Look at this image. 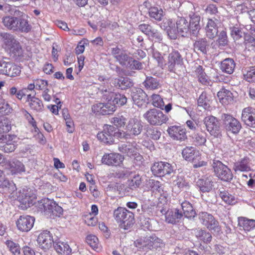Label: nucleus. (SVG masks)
Segmentation results:
<instances>
[{"label": "nucleus", "instance_id": "1", "mask_svg": "<svg viewBox=\"0 0 255 255\" xmlns=\"http://www.w3.org/2000/svg\"><path fill=\"white\" fill-rule=\"evenodd\" d=\"M113 217L119 227L128 230L135 222L134 214L125 207H119L114 211Z\"/></svg>", "mask_w": 255, "mask_h": 255}, {"label": "nucleus", "instance_id": "2", "mask_svg": "<svg viewBox=\"0 0 255 255\" xmlns=\"http://www.w3.org/2000/svg\"><path fill=\"white\" fill-rule=\"evenodd\" d=\"M143 118L151 125L161 126L168 120L167 116L162 111L152 108L147 111L143 115Z\"/></svg>", "mask_w": 255, "mask_h": 255}, {"label": "nucleus", "instance_id": "3", "mask_svg": "<svg viewBox=\"0 0 255 255\" xmlns=\"http://www.w3.org/2000/svg\"><path fill=\"white\" fill-rule=\"evenodd\" d=\"M39 208L51 218L60 217L62 214L63 209L55 201L48 198L42 199Z\"/></svg>", "mask_w": 255, "mask_h": 255}, {"label": "nucleus", "instance_id": "4", "mask_svg": "<svg viewBox=\"0 0 255 255\" xmlns=\"http://www.w3.org/2000/svg\"><path fill=\"white\" fill-rule=\"evenodd\" d=\"M212 167L215 175L222 181L229 182L233 177L231 170L221 161L213 160Z\"/></svg>", "mask_w": 255, "mask_h": 255}, {"label": "nucleus", "instance_id": "5", "mask_svg": "<svg viewBox=\"0 0 255 255\" xmlns=\"http://www.w3.org/2000/svg\"><path fill=\"white\" fill-rule=\"evenodd\" d=\"M121 132H116V128L111 125H106L103 131L99 132L97 138L102 142L107 144H112L114 143V137L118 136Z\"/></svg>", "mask_w": 255, "mask_h": 255}, {"label": "nucleus", "instance_id": "6", "mask_svg": "<svg viewBox=\"0 0 255 255\" xmlns=\"http://www.w3.org/2000/svg\"><path fill=\"white\" fill-rule=\"evenodd\" d=\"M35 198V194L30 188L25 186L18 191L17 199L20 203L19 207L21 208H26L32 203L33 200Z\"/></svg>", "mask_w": 255, "mask_h": 255}, {"label": "nucleus", "instance_id": "7", "mask_svg": "<svg viewBox=\"0 0 255 255\" xmlns=\"http://www.w3.org/2000/svg\"><path fill=\"white\" fill-rule=\"evenodd\" d=\"M150 169L155 176L159 177L169 175L173 171L171 164L163 161L155 162L151 166Z\"/></svg>", "mask_w": 255, "mask_h": 255}, {"label": "nucleus", "instance_id": "8", "mask_svg": "<svg viewBox=\"0 0 255 255\" xmlns=\"http://www.w3.org/2000/svg\"><path fill=\"white\" fill-rule=\"evenodd\" d=\"M203 123L211 135L218 137L221 135L220 124L216 117L211 115L207 116L204 119Z\"/></svg>", "mask_w": 255, "mask_h": 255}, {"label": "nucleus", "instance_id": "9", "mask_svg": "<svg viewBox=\"0 0 255 255\" xmlns=\"http://www.w3.org/2000/svg\"><path fill=\"white\" fill-rule=\"evenodd\" d=\"M222 119L226 129L233 133H238L242 128L240 122L231 115L223 114L222 115Z\"/></svg>", "mask_w": 255, "mask_h": 255}, {"label": "nucleus", "instance_id": "10", "mask_svg": "<svg viewBox=\"0 0 255 255\" xmlns=\"http://www.w3.org/2000/svg\"><path fill=\"white\" fill-rule=\"evenodd\" d=\"M37 242L39 248L45 251L49 250L54 245L53 236L47 230L43 231L39 234Z\"/></svg>", "mask_w": 255, "mask_h": 255}, {"label": "nucleus", "instance_id": "11", "mask_svg": "<svg viewBox=\"0 0 255 255\" xmlns=\"http://www.w3.org/2000/svg\"><path fill=\"white\" fill-rule=\"evenodd\" d=\"M198 216L201 223L209 230L218 231L220 230L219 222L211 214L206 212H202L199 213Z\"/></svg>", "mask_w": 255, "mask_h": 255}, {"label": "nucleus", "instance_id": "12", "mask_svg": "<svg viewBox=\"0 0 255 255\" xmlns=\"http://www.w3.org/2000/svg\"><path fill=\"white\" fill-rule=\"evenodd\" d=\"M169 136L173 140L179 142L187 139V131L185 128L180 126H173L167 130Z\"/></svg>", "mask_w": 255, "mask_h": 255}, {"label": "nucleus", "instance_id": "13", "mask_svg": "<svg viewBox=\"0 0 255 255\" xmlns=\"http://www.w3.org/2000/svg\"><path fill=\"white\" fill-rule=\"evenodd\" d=\"M124 159V156L122 154L117 152H112L104 154L101 161L102 163L109 166H120L123 164Z\"/></svg>", "mask_w": 255, "mask_h": 255}, {"label": "nucleus", "instance_id": "14", "mask_svg": "<svg viewBox=\"0 0 255 255\" xmlns=\"http://www.w3.org/2000/svg\"><path fill=\"white\" fill-rule=\"evenodd\" d=\"M131 96L134 104L139 108L146 107L148 103V96L141 88H133L131 91Z\"/></svg>", "mask_w": 255, "mask_h": 255}, {"label": "nucleus", "instance_id": "15", "mask_svg": "<svg viewBox=\"0 0 255 255\" xmlns=\"http://www.w3.org/2000/svg\"><path fill=\"white\" fill-rule=\"evenodd\" d=\"M3 42V47L10 55L14 57L16 56V40L14 36L7 33H3L0 34Z\"/></svg>", "mask_w": 255, "mask_h": 255}, {"label": "nucleus", "instance_id": "16", "mask_svg": "<svg viewBox=\"0 0 255 255\" xmlns=\"http://www.w3.org/2000/svg\"><path fill=\"white\" fill-rule=\"evenodd\" d=\"M182 154L183 157L186 160H192L194 163L193 166L195 168L200 167L207 165V162L202 160L197 162L196 159L194 155L196 154V155H198L200 159H201V155L199 154L198 151L194 150L192 147H186L184 148L182 150Z\"/></svg>", "mask_w": 255, "mask_h": 255}, {"label": "nucleus", "instance_id": "17", "mask_svg": "<svg viewBox=\"0 0 255 255\" xmlns=\"http://www.w3.org/2000/svg\"><path fill=\"white\" fill-rule=\"evenodd\" d=\"M92 111L96 115H107L113 114L116 107L109 103H98L92 106Z\"/></svg>", "mask_w": 255, "mask_h": 255}, {"label": "nucleus", "instance_id": "18", "mask_svg": "<svg viewBox=\"0 0 255 255\" xmlns=\"http://www.w3.org/2000/svg\"><path fill=\"white\" fill-rule=\"evenodd\" d=\"M138 28L140 31L150 37L156 42H160L162 39L161 34L150 24L141 23L138 25Z\"/></svg>", "mask_w": 255, "mask_h": 255}, {"label": "nucleus", "instance_id": "19", "mask_svg": "<svg viewBox=\"0 0 255 255\" xmlns=\"http://www.w3.org/2000/svg\"><path fill=\"white\" fill-rule=\"evenodd\" d=\"M35 219L28 215H22L17 220V227L22 232H28L33 227Z\"/></svg>", "mask_w": 255, "mask_h": 255}, {"label": "nucleus", "instance_id": "20", "mask_svg": "<svg viewBox=\"0 0 255 255\" xmlns=\"http://www.w3.org/2000/svg\"><path fill=\"white\" fill-rule=\"evenodd\" d=\"M242 120L246 125L255 128V109L249 107L242 111Z\"/></svg>", "mask_w": 255, "mask_h": 255}, {"label": "nucleus", "instance_id": "21", "mask_svg": "<svg viewBox=\"0 0 255 255\" xmlns=\"http://www.w3.org/2000/svg\"><path fill=\"white\" fill-rule=\"evenodd\" d=\"M183 64V59L180 53L177 50L172 51L168 57V66L170 72H174L176 65Z\"/></svg>", "mask_w": 255, "mask_h": 255}, {"label": "nucleus", "instance_id": "22", "mask_svg": "<svg viewBox=\"0 0 255 255\" xmlns=\"http://www.w3.org/2000/svg\"><path fill=\"white\" fill-rule=\"evenodd\" d=\"M17 16L19 17L18 22H17V24H18L19 30L22 32L26 33L30 31L31 29V26L28 22V16L19 10H17Z\"/></svg>", "mask_w": 255, "mask_h": 255}, {"label": "nucleus", "instance_id": "23", "mask_svg": "<svg viewBox=\"0 0 255 255\" xmlns=\"http://www.w3.org/2000/svg\"><path fill=\"white\" fill-rule=\"evenodd\" d=\"M142 127L141 122L140 120L137 119H131L129 121L127 128L130 134L135 135L140 133Z\"/></svg>", "mask_w": 255, "mask_h": 255}, {"label": "nucleus", "instance_id": "24", "mask_svg": "<svg viewBox=\"0 0 255 255\" xmlns=\"http://www.w3.org/2000/svg\"><path fill=\"white\" fill-rule=\"evenodd\" d=\"M250 159L245 156L234 164L233 169L235 172H247L251 170Z\"/></svg>", "mask_w": 255, "mask_h": 255}, {"label": "nucleus", "instance_id": "25", "mask_svg": "<svg viewBox=\"0 0 255 255\" xmlns=\"http://www.w3.org/2000/svg\"><path fill=\"white\" fill-rule=\"evenodd\" d=\"M189 30L193 34H197L198 33L201 26L200 24L201 17L198 14L193 13L190 15Z\"/></svg>", "mask_w": 255, "mask_h": 255}, {"label": "nucleus", "instance_id": "26", "mask_svg": "<svg viewBox=\"0 0 255 255\" xmlns=\"http://www.w3.org/2000/svg\"><path fill=\"white\" fill-rule=\"evenodd\" d=\"M182 216V213L178 209L168 210L165 215V221L168 223L174 224L178 222Z\"/></svg>", "mask_w": 255, "mask_h": 255}, {"label": "nucleus", "instance_id": "27", "mask_svg": "<svg viewBox=\"0 0 255 255\" xmlns=\"http://www.w3.org/2000/svg\"><path fill=\"white\" fill-rule=\"evenodd\" d=\"M114 84L116 87L122 90H126L130 88L133 85L132 81L128 77H120L115 78L114 80Z\"/></svg>", "mask_w": 255, "mask_h": 255}, {"label": "nucleus", "instance_id": "28", "mask_svg": "<svg viewBox=\"0 0 255 255\" xmlns=\"http://www.w3.org/2000/svg\"><path fill=\"white\" fill-rule=\"evenodd\" d=\"M217 96L220 102L223 105H228L233 100L232 92L225 88H222L218 92Z\"/></svg>", "mask_w": 255, "mask_h": 255}, {"label": "nucleus", "instance_id": "29", "mask_svg": "<svg viewBox=\"0 0 255 255\" xmlns=\"http://www.w3.org/2000/svg\"><path fill=\"white\" fill-rule=\"evenodd\" d=\"M206 35L210 39H213L218 34V26L215 21L212 19H208L207 25L205 27Z\"/></svg>", "mask_w": 255, "mask_h": 255}, {"label": "nucleus", "instance_id": "30", "mask_svg": "<svg viewBox=\"0 0 255 255\" xmlns=\"http://www.w3.org/2000/svg\"><path fill=\"white\" fill-rule=\"evenodd\" d=\"M176 24L177 31L182 36H184V34H186L190 31L189 22L184 17H179Z\"/></svg>", "mask_w": 255, "mask_h": 255}, {"label": "nucleus", "instance_id": "31", "mask_svg": "<svg viewBox=\"0 0 255 255\" xmlns=\"http://www.w3.org/2000/svg\"><path fill=\"white\" fill-rule=\"evenodd\" d=\"M26 101L29 102V106L32 110L36 112L42 111L43 105L39 99L35 97H31V95H27Z\"/></svg>", "mask_w": 255, "mask_h": 255}, {"label": "nucleus", "instance_id": "32", "mask_svg": "<svg viewBox=\"0 0 255 255\" xmlns=\"http://www.w3.org/2000/svg\"><path fill=\"white\" fill-rule=\"evenodd\" d=\"M238 225L245 231H250L255 227V220L240 217L238 218Z\"/></svg>", "mask_w": 255, "mask_h": 255}, {"label": "nucleus", "instance_id": "33", "mask_svg": "<svg viewBox=\"0 0 255 255\" xmlns=\"http://www.w3.org/2000/svg\"><path fill=\"white\" fill-rule=\"evenodd\" d=\"M235 66V63L232 59L226 58L222 62L221 69L223 72L231 74L234 72Z\"/></svg>", "mask_w": 255, "mask_h": 255}, {"label": "nucleus", "instance_id": "34", "mask_svg": "<svg viewBox=\"0 0 255 255\" xmlns=\"http://www.w3.org/2000/svg\"><path fill=\"white\" fill-rule=\"evenodd\" d=\"M197 186L202 192H208L212 188L213 182L208 178L199 179L197 182Z\"/></svg>", "mask_w": 255, "mask_h": 255}, {"label": "nucleus", "instance_id": "35", "mask_svg": "<svg viewBox=\"0 0 255 255\" xmlns=\"http://www.w3.org/2000/svg\"><path fill=\"white\" fill-rule=\"evenodd\" d=\"M207 133L203 130H201L195 133L193 137V140L195 145H204L207 141Z\"/></svg>", "mask_w": 255, "mask_h": 255}, {"label": "nucleus", "instance_id": "36", "mask_svg": "<svg viewBox=\"0 0 255 255\" xmlns=\"http://www.w3.org/2000/svg\"><path fill=\"white\" fill-rule=\"evenodd\" d=\"M181 207L183 214L185 217L191 218L195 217L196 212L193 209L192 205L189 202L185 201L181 203Z\"/></svg>", "mask_w": 255, "mask_h": 255}, {"label": "nucleus", "instance_id": "37", "mask_svg": "<svg viewBox=\"0 0 255 255\" xmlns=\"http://www.w3.org/2000/svg\"><path fill=\"white\" fill-rule=\"evenodd\" d=\"M149 16L155 20L160 21L163 17V11L161 8L156 6H151L148 9Z\"/></svg>", "mask_w": 255, "mask_h": 255}, {"label": "nucleus", "instance_id": "38", "mask_svg": "<svg viewBox=\"0 0 255 255\" xmlns=\"http://www.w3.org/2000/svg\"><path fill=\"white\" fill-rule=\"evenodd\" d=\"M86 242L95 251L99 252L101 250L98 238L95 235H89L86 237Z\"/></svg>", "mask_w": 255, "mask_h": 255}, {"label": "nucleus", "instance_id": "39", "mask_svg": "<svg viewBox=\"0 0 255 255\" xmlns=\"http://www.w3.org/2000/svg\"><path fill=\"white\" fill-rule=\"evenodd\" d=\"M142 183V179L139 175H134L132 178L128 179L127 182L128 187L131 190H135L139 188Z\"/></svg>", "mask_w": 255, "mask_h": 255}, {"label": "nucleus", "instance_id": "40", "mask_svg": "<svg viewBox=\"0 0 255 255\" xmlns=\"http://www.w3.org/2000/svg\"><path fill=\"white\" fill-rule=\"evenodd\" d=\"M57 253L62 254H71L72 249L67 243L64 242H58L53 245Z\"/></svg>", "mask_w": 255, "mask_h": 255}, {"label": "nucleus", "instance_id": "41", "mask_svg": "<svg viewBox=\"0 0 255 255\" xmlns=\"http://www.w3.org/2000/svg\"><path fill=\"white\" fill-rule=\"evenodd\" d=\"M195 73L197 76L199 81L203 85H207L209 83L208 80V77L204 69L202 66L199 65L195 70Z\"/></svg>", "mask_w": 255, "mask_h": 255}, {"label": "nucleus", "instance_id": "42", "mask_svg": "<svg viewBox=\"0 0 255 255\" xmlns=\"http://www.w3.org/2000/svg\"><path fill=\"white\" fill-rule=\"evenodd\" d=\"M143 84L147 89L155 90L160 87L159 81L152 77H147Z\"/></svg>", "mask_w": 255, "mask_h": 255}, {"label": "nucleus", "instance_id": "43", "mask_svg": "<svg viewBox=\"0 0 255 255\" xmlns=\"http://www.w3.org/2000/svg\"><path fill=\"white\" fill-rule=\"evenodd\" d=\"M196 237L204 243L211 242L212 237L211 234L202 229L197 230L195 233Z\"/></svg>", "mask_w": 255, "mask_h": 255}, {"label": "nucleus", "instance_id": "44", "mask_svg": "<svg viewBox=\"0 0 255 255\" xmlns=\"http://www.w3.org/2000/svg\"><path fill=\"white\" fill-rule=\"evenodd\" d=\"M198 105L203 107L205 110H209L211 108L210 100L207 98V93L203 92L200 95L198 101Z\"/></svg>", "mask_w": 255, "mask_h": 255}, {"label": "nucleus", "instance_id": "45", "mask_svg": "<svg viewBox=\"0 0 255 255\" xmlns=\"http://www.w3.org/2000/svg\"><path fill=\"white\" fill-rule=\"evenodd\" d=\"M244 43L246 48L249 50H255V38L251 34H245Z\"/></svg>", "mask_w": 255, "mask_h": 255}, {"label": "nucleus", "instance_id": "46", "mask_svg": "<svg viewBox=\"0 0 255 255\" xmlns=\"http://www.w3.org/2000/svg\"><path fill=\"white\" fill-rule=\"evenodd\" d=\"M113 105L116 107V105L118 107H121L125 105L127 102V97L123 94L116 93L114 95L112 101Z\"/></svg>", "mask_w": 255, "mask_h": 255}, {"label": "nucleus", "instance_id": "47", "mask_svg": "<svg viewBox=\"0 0 255 255\" xmlns=\"http://www.w3.org/2000/svg\"><path fill=\"white\" fill-rule=\"evenodd\" d=\"M219 195L227 204L233 205L236 202L235 197L226 191H220Z\"/></svg>", "mask_w": 255, "mask_h": 255}, {"label": "nucleus", "instance_id": "48", "mask_svg": "<svg viewBox=\"0 0 255 255\" xmlns=\"http://www.w3.org/2000/svg\"><path fill=\"white\" fill-rule=\"evenodd\" d=\"M208 46L207 40L203 38L196 41L194 43V49L200 51L203 53L207 52V47Z\"/></svg>", "mask_w": 255, "mask_h": 255}, {"label": "nucleus", "instance_id": "49", "mask_svg": "<svg viewBox=\"0 0 255 255\" xmlns=\"http://www.w3.org/2000/svg\"><path fill=\"white\" fill-rule=\"evenodd\" d=\"M152 105L156 108L163 109L164 103L163 99L158 94H153L151 96Z\"/></svg>", "mask_w": 255, "mask_h": 255}, {"label": "nucleus", "instance_id": "50", "mask_svg": "<svg viewBox=\"0 0 255 255\" xmlns=\"http://www.w3.org/2000/svg\"><path fill=\"white\" fill-rule=\"evenodd\" d=\"M244 79L249 83H255V66L250 67L243 74Z\"/></svg>", "mask_w": 255, "mask_h": 255}, {"label": "nucleus", "instance_id": "51", "mask_svg": "<svg viewBox=\"0 0 255 255\" xmlns=\"http://www.w3.org/2000/svg\"><path fill=\"white\" fill-rule=\"evenodd\" d=\"M131 58L126 53H121L119 56H116V59L120 65L128 68V65L130 64V61L131 60Z\"/></svg>", "mask_w": 255, "mask_h": 255}, {"label": "nucleus", "instance_id": "52", "mask_svg": "<svg viewBox=\"0 0 255 255\" xmlns=\"http://www.w3.org/2000/svg\"><path fill=\"white\" fill-rule=\"evenodd\" d=\"M126 154L136 160L140 161L142 159V156L137 152V148L130 144H129V148Z\"/></svg>", "mask_w": 255, "mask_h": 255}, {"label": "nucleus", "instance_id": "53", "mask_svg": "<svg viewBox=\"0 0 255 255\" xmlns=\"http://www.w3.org/2000/svg\"><path fill=\"white\" fill-rule=\"evenodd\" d=\"M16 18L13 16H6L2 19L4 25L9 29H14L15 27Z\"/></svg>", "mask_w": 255, "mask_h": 255}, {"label": "nucleus", "instance_id": "54", "mask_svg": "<svg viewBox=\"0 0 255 255\" xmlns=\"http://www.w3.org/2000/svg\"><path fill=\"white\" fill-rule=\"evenodd\" d=\"M146 132L147 136L153 140H157L160 137L161 132L156 128H149L147 129Z\"/></svg>", "mask_w": 255, "mask_h": 255}, {"label": "nucleus", "instance_id": "55", "mask_svg": "<svg viewBox=\"0 0 255 255\" xmlns=\"http://www.w3.org/2000/svg\"><path fill=\"white\" fill-rule=\"evenodd\" d=\"M11 128V124L7 118L0 120V134L8 132Z\"/></svg>", "mask_w": 255, "mask_h": 255}, {"label": "nucleus", "instance_id": "56", "mask_svg": "<svg viewBox=\"0 0 255 255\" xmlns=\"http://www.w3.org/2000/svg\"><path fill=\"white\" fill-rule=\"evenodd\" d=\"M14 185L13 182H10L5 177L3 171L0 170V187L10 188Z\"/></svg>", "mask_w": 255, "mask_h": 255}, {"label": "nucleus", "instance_id": "57", "mask_svg": "<svg viewBox=\"0 0 255 255\" xmlns=\"http://www.w3.org/2000/svg\"><path fill=\"white\" fill-rule=\"evenodd\" d=\"M11 67V64L4 61H0V74H5L6 75H12V73H10L9 70H6L10 69Z\"/></svg>", "mask_w": 255, "mask_h": 255}, {"label": "nucleus", "instance_id": "58", "mask_svg": "<svg viewBox=\"0 0 255 255\" xmlns=\"http://www.w3.org/2000/svg\"><path fill=\"white\" fill-rule=\"evenodd\" d=\"M126 119L123 116L118 115L112 119V123L117 127H124L126 123Z\"/></svg>", "mask_w": 255, "mask_h": 255}, {"label": "nucleus", "instance_id": "59", "mask_svg": "<svg viewBox=\"0 0 255 255\" xmlns=\"http://www.w3.org/2000/svg\"><path fill=\"white\" fill-rule=\"evenodd\" d=\"M175 184L180 189L188 188L189 187V183L186 181L184 177L178 176L175 180Z\"/></svg>", "mask_w": 255, "mask_h": 255}, {"label": "nucleus", "instance_id": "60", "mask_svg": "<svg viewBox=\"0 0 255 255\" xmlns=\"http://www.w3.org/2000/svg\"><path fill=\"white\" fill-rule=\"evenodd\" d=\"M10 137H14V135H10L8 134L7 135V142L4 146V151L6 152H11L12 151H14L15 149V145L13 143L9 142Z\"/></svg>", "mask_w": 255, "mask_h": 255}, {"label": "nucleus", "instance_id": "61", "mask_svg": "<svg viewBox=\"0 0 255 255\" xmlns=\"http://www.w3.org/2000/svg\"><path fill=\"white\" fill-rule=\"evenodd\" d=\"M88 44V40L83 39L78 44L75 48V53L77 55L82 53L85 50V45Z\"/></svg>", "mask_w": 255, "mask_h": 255}, {"label": "nucleus", "instance_id": "62", "mask_svg": "<svg viewBox=\"0 0 255 255\" xmlns=\"http://www.w3.org/2000/svg\"><path fill=\"white\" fill-rule=\"evenodd\" d=\"M143 68L142 63L133 59L131 58V60L130 61V64L127 69L130 70H141Z\"/></svg>", "mask_w": 255, "mask_h": 255}, {"label": "nucleus", "instance_id": "63", "mask_svg": "<svg viewBox=\"0 0 255 255\" xmlns=\"http://www.w3.org/2000/svg\"><path fill=\"white\" fill-rule=\"evenodd\" d=\"M85 224L89 226H95L98 222V219L95 217H92L91 214L86 215L84 218Z\"/></svg>", "mask_w": 255, "mask_h": 255}, {"label": "nucleus", "instance_id": "64", "mask_svg": "<svg viewBox=\"0 0 255 255\" xmlns=\"http://www.w3.org/2000/svg\"><path fill=\"white\" fill-rule=\"evenodd\" d=\"M35 84V89L37 90H43L46 88L48 82L46 80L41 79H37L34 80Z\"/></svg>", "mask_w": 255, "mask_h": 255}]
</instances>
